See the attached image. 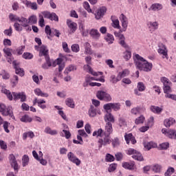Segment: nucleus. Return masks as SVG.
<instances>
[{
  "mask_svg": "<svg viewBox=\"0 0 176 176\" xmlns=\"http://www.w3.org/2000/svg\"><path fill=\"white\" fill-rule=\"evenodd\" d=\"M133 60L137 69L139 71H144V72H150L152 71V63L148 62L140 54L133 56Z\"/></svg>",
  "mask_w": 176,
  "mask_h": 176,
  "instance_id": "1",
  "label": "nucleus"
},
{
  "mask_svg": "<svg viewBox=\"0 0 176 176\" xmlns=\"http://www.w3.org/2000/svg\"><path fill=\"white\" fill-rule=\"evenodd\" d=\"M1 92L7 96L10 101H12V100H14V101H17V100H21V102H25V101H27V96L24 92H12V93H10V91L5 88H3L1 89Z\"/></svg>",
  "mask_w": 176,
  "mask_h": 176,
  "instance_id": "2",
  "label": "nucleus"
},
{
  "mask_svg": "<svg viewBox=\"0 0 176 176\" xmlns=\"http://www.w3.org/2000/svg\"><path fill=\"white\" fill-rule=\"evenodd\" d=\"M0 112L3 116H10L13 120H16L14 114H13V108L12 107H8L6 108V106L3 103L0 102Z\"/></svg>",
  "mask_w": 176,
  "mask_h": 176,
  "instance_id": "3",
  "label": "nucleus"
},
{
  "mask_svg": "<svg viewBox=\"0 0 176 176\" xmlns=\"http://www.w3.org/2000/svg\"><path fill=\"white\" fill-rule=\"evenodd\" d=\"M85 61L87 65H84V69L87 71V72H89V74H91L94 76H98L100 74V75H102V72H96L93 71V69H91V56H89L85 57Z\"/></svg>",
  "mask_w": 176,
  "mask_h": 176,
  "instance_id": "4",
  "label": "nucleus"
},
{
  "mask_svg": "<svg viewBox=\"0 0 176 176\" xmlns=\"http://www.w3.org/2000/svg\"><path fill=\"white\" fill-rule=\"evenodd\" d=\"M96 97L98 100H100V101H106V102L112 101V97H111V95L104 91H98L96 93Z\"/></svg>",
  "mask_w": 176,
  "mask_h": 176,
  "instance_id": "5",
  "label": "nucleus"
},
{
  "mask_svg": "<svg viewBox=\"0 0 176 176\" xmlns=\"http://www.w3.org/2000/svg\"><path fill=\"white\" fill-rule=\"evenodd\" d=\"M111 135H107L106 133H103V135L101 136V138L99 139L98 143L100 144V147L101 146H105L107 145H109L111 144Z\"/></svg>",
  "mask_w": 176,
  "mask_h": 176,
  "instance_id": "6",
  "label": "nucleus"
},
{
  "mask_svg": "<svg viewBox=\"0 0 176 176\" xmlns=\"http://www.w3.org/2000/svg\"><path fill=\"white\" fill-rule=\"evenodd\" d=\"M161 80L164 85V93H170L171 91V82L170 80L166 77H162Z\"/></svg>",
  "mask_w": 176,
  "mask_h": 176,
  "instance_id": "7",
  "label": "nucleus"
},
{
  "mask_svg": "<svg viewBox=\"0 0 176 176\" xmlns=\"http://www.w3.org/2000/svg\"><path fill=\"white\" fill-rule=\"evenodd\" d=\"M67 159L68 160H69V162H71L72 163H74L77 166H80V164L82 163L80 160L76 157V155H75V154H74V153L72 152H69L67 153Z\"/></svg>",
  "mask_w": 176,
  "mask_h": 176,
  "instance_id": "8",
  "label": "nucleus"
},
{
  "mask_svg": "<svg viewBox=\"0 0 176 176\" xmlns=\"http://www.w3.org/2000/svg\"><path fill=\"white\" fill-rule=\"evenodd\" d=\"M105 111H110V109H113V111H119L120 109V103H107L103 106Z\"/></svg>",
  "mask_w": 176,
  "mask_h": 176,
  "instance_id": "9",
  "label": "nucleus"
},
{
  "mask_svg": "<svg viewBox=\"0 0 176 176\" xmlns=\"http://www.w3.org/2000/svg\"><path fill=\"white\" fill-rule=\"evenodd\" d=\"M107 13V7L102 6L98 8L95 14V17L96 20H100V19H102L104 15Z\"/></svg>",
  "mask_w": 176,
  "mask_h": 176,
  "instance_id": "10",
  "label": "nucleus"
},
{
  "mask_svg": "<svg viewBox=\"0 0 176 176\" xmlns=\"http://www.w3.org/2000/svg\"><path fill=\"white\" fill-rule=\"evenodd\" d=\"M157 52L159 54L162 55V58H166V60H168V50H167V47H166L164 45L162 44L160 48L157 50Z\"/></svg>",
  "mask_w": 176,
  "mask_h": 176,
  "instance_id": "11",
  "label": "nucleus"
},
{
  "mask_svg": "<svg viewBox=\"0 0 176 176\" xmlns=\"http://www.w3.org/2000/svg\"><path fill=\"white\" fill-rule=\"evenodd\" d=\"M12 64L14 65V68L15 69V73L16 74V75H19V76H21V77L25 75L24 69L19 67V65L17 64V61L16 60L12 61Z\"/></svg>",
  "mask_w": 176,
  "mask_h": 176,
  "instance_id": "12",
  "label": "nucleus"
},
{
  "mask_svg": "<svg viewBox=\"0 0 176 176\" xmlns=\"http://www.w3.org/2000/svg\"><path fill=\"white\" fill-rule=\"evenodd\" d=\"M120 21L122 23V30L123 31H126V30H127V27L129 25V19H127V16H126V15H124V14H121L120 15Z\"/></svg>",
  "mask_w": 176,
  "mask_h": 176,
  "instance_id": "13",
  "label": "nucleus"
},
{
  "mask_svg": "<svg viewBox=\"0 0 176 176\" xmlns=\"http://www.w3.org/2000/svg\"><path fill=\"white\" fill-rule=\"evenodd\" d=\"M38 104V107L41 108V109H46V101L43 99H38L37 98H35L33 100V105H36Z\"/></svg>",
  "mask_w": 176,
  "mask_h": 176,
  "instance_id": "14",
  "label": "nucleus"
},
{
  "mask_svg": "<svg viewBox=\"0 0 176 176\" xmlns=\"http://www.w3.org/2000/svg\"><path fill=\"white\" fill-rule=\"evenodd\" d=\"M10 163L12 167L14 168V171L19 170V164H17V161L16 160V157L13 154H10L9 156Z\"/></svg>",
  "mask_w": 176,
  "mask_h": 176,
  "instance_id": "15",
  "label": "nucleus"
},
{
  "mask_svg": "<svg viewBox=\"0 0 176 176\" xmlns=\"http://www.w3.org/2000/svg\"><path fill=\"white\" fill-rule=\"evenodd\" d=\"M67 25L72 34L75 33L76 30H78V24L70 19L67 20Z\"/></svg>",
  "mask_w": 176,
  "mask_h": 176,
  "instance_id": "16",
  "label": "nucleus"
},
{
  "mask_svg": "<svg viewBox=\"0 0 176 176\" xmlns=\"http://www.w3.org/2000/svg\"><path fill=\"white\" fill-rule=\"evenodd\" d=\"M23 3L25 5L27 8H30L32 10H38V4L35 2H31L28 0H23Z\"/></svg>",
  "mask_w": 176,
  "mask_h": 176,
  "instance_id": "17",
  "label": "nucleus"
},
{
  "mask_svg": "<svg viewBox=\"0 0 176 176\" xmlns=\"http://www.w3.org/2000/svg\"><path fill=\"white\" fill-rule=\"evenodd\" d=\"M124 138L126 144H130V141L133 145H134V144H137V140H135V138L133 137V133L125 134Z\"/></svg>",
  "mask_w": 176,
  "mask_h": 176,
  "instance_id": "18",
  "label": "nucleus"
},
{
  "mask_svg": "<svg viewBox=\"0 0 176 176\" xmlns=\"http://www.w3.org/2000/svg\"><path fill=\"white\" fill-rule=\"evenodd\" d=\"M42 56L44 57L49 56V50L46 45H41L39 48V56L42 57Z\"/></svg>",
  "mask_w": 176,
  "mask_h": 176,
  "instance_id": "19",
  "label": "nucleus"
},
{
  "mask_svg": "<svg viewBox=\"0 0 176 176\" xmlns=\"http://www.w3.org/2000/svg\"><path fill=\"white\" fill-rule=\"evenodd\" d=\"M113 132V128L112 127V123L107 122L104 126V132H103V134L111 135Z\"/></svg>",
  "mask_w": 176,
  "mask_h": 176,
  "instance_id": "20",
  "label": "nucleus"
},
{
  "mask_svg": "<svg viewBox=\"0 0 176 176\" xmlns=\"http://www.w3.org/2000/svg\"><path fill=\"white\" fill-rule=\"evenodd\" d=\"M88 113L90 118H94L97 113L101 115V111L96 109L94 106H91L90 109H89Z\"/></svg>",
  "mask_w": 176,
  "mask_h": 176,
  "instance_id": "21",
  "label": "nucleus"
},
{
  "mask_svg": "<svg viewBox=\"0 0 176 176\" xmlns=\"http://www.w3.org/2000/svg\"><path fill=\"white\" fill-rule=\"evenodd\" d=\"M78 28L80 30V32H81V35L82 36H87L88 32L87 30L85 29V22L80 21L78 23Z\"/></svg>",
  "mask_w": 176,
  "mask_h": 176,
  "instance_id": "22",
  "label": "nucleus"
},
{
  "mask_svg": "<svg viewBox=\"0 0 176 176\" xmlns=\"http://www.w3.org/2000/svg\"><path fill=\"white\" fill-rule=\"evenodd\" d=\"M111 20L112 21V27H113V28H116L117 30H120L119 19H116V16H111Z\"/></svg>",
  "mask_w": 176,
  "mask_h": 176,
  "instance_id": "23",
  "label": "nucleus"
},
{
  "mask_svg": "<svg viewBox=\"0 0 176 176\" xmlns=\"http://www.w3.org/2000/svg\"><path fill=\"white\" fill-rule=\"evenodd\" d=\"M104 120L106 123H113L115 122V117L111 113H107L104 117Z\"/></svg>",
  "mask_w": 176,
  "mask_h": 176,
  "instance_id": "24",
  "label": "nucleus"
},
{
  "mask_svg": "<svg viewBox=\"0 0 176 176\" xmlns=\"http://www.w3.org/2000/svg\"><path fill=\"white\" fill-rule=\"evenodd\" d=\"M148 25L151 32H153L154 31H156L157 28H159V23L157 21L148 22Z\"/></svg>",
  "mask_w": 176,
  "mask_h": 176,
  "instance_id": "25",
  "label": "nucleus"
},
{
  "mask_svg": "<svg viewBox=\"0 0 176 176\" xmlns=\"http://www.w3.org/2000/svg\"><path fill=\"white\" fill-rule=\"evenodd\" d=\"M89 34L93 39H100V36H101L100 32H98V30L96 29L91 30Z\"/></svg>",
  "mask_w": 176,
  "mask_h": 176,
  "instance_id": "26",
  "label": "nucleus"
},
{
  "mask_svg": "<svg viewBox=\"0 0 176 176\" xmlns=\"http://www.w3.org/2000/svg\"><path fill=\"white\" fill-rule=\"evenodd\" d=\"M150 110L151 112H153V113H157V115H160L162 112H163V108L157 106H151Z\"/></svg>",
  "mask_w": 176,
  "mask_h": 176,
  "instance_id": "27",
  "label": "nucleus"
},
{
  "mask_svg": "<svg viewBox=\"0 0 176 176\" xmlns=\"http://www.w3.org/2000/svg\"><path fill=\"white\" fill-rule=\"evenodd\" d=\"M163 9V6L160 3H153L151 8H149V10H153L154 12L162 10Z\"/></svg>",
  "mask_w": 176,
  "mask_h": 176,
  "instance_id": "28",
  "label": "nucleus"
},
{
  "mask_svg": "<svg viewBox=\"0 0 176 176\" xmlns=\"http://www.w3.org/2000/svg\"><path fill=\"white\" fill-rule=\"evenodd\" d=\"M34 94H36V96H38L39 97H45L47 98L49 97V94H46V93H43L42 91V90H41V89L39 88H36L34 90Z\"/></svg>",
  "mask_w": 176,
  "mask_h": 176,
  "instance_id": "29",
  "label": "nucleus"
},
{
  "mask_svg": "<svg viewBox=\"0 0 176 176\" xmlns=\"http://www.w3.org/2000/svg\"><path fill=\"white\" fill-rule=\"evenodd\" d=\"M134 162H122V167L127 170H133L134 168Z\"/></svg>",
  "mask_w": 176,
  "mask_h": 176,
  "instance_id": "30",
  "label": "nucleus"
},
{
  "mask_svg": "<svg viewBox=\"0 0 176 176\" xmlns=\"http://www.w3.org/2000/svg\"><path fill=\"white\" fill-rule=\"evenodd\" d=\"M175 123V120L173 118H170L168 119H166L164 121V124L166 127H170V126H173Z\"/></svg>",
  "mask_w": 176,
  "mask_h": 176,
  "instance_id": "31",
  "label": "nucleus"
},
{
  "mask_svg": "<svg viewBox=\"0 0 176 176\" xmlns=\"http://www.w3.org/2000/svg\"><path fill=\"white\" fill-rule=\"evenodd\" d=\"M21 122L23 123H31L32 122V118L30 116L25 114L20 118Z\"/></svg>",
  "mask_w": 176,
  "mask_h": 176,
  "instance_id": "32",
  "label": "nucleus"
},
{
  "mask_svg": "<svg viewBox=\"0 0 176 176\" xmlns=\"http://www.w3.org/2000/svg\"><path fill=\"white\" fill-rule=\"evenodd\" d=\"M167 137L171 140H176V130L170 129L168 131Z\"/></svg>",
  "mask_w": 176,
  "mask_h": 176,
  "instance_id": "33",
  "label": "nucleus"
},
{
  "mask_svg": "<svg viewBox=\"0 0 176 176\" xmlns=\"http://www.w3.org/2000/svg\"><path fill=\"white\" fill-rule=\"evenodd\" d=\"M24 49H25V46H21L16 50L12 52L13 54H16V56H21L23 53H24Z\"/></svg>",
  "mask_w": 176,
  "mask_h": 176,
  "instance_id": "34",
  "label": "nucleus"
},
{
  "mask_svg": "<svg viewBox=\"0 0 176 176\" xmlns=\"http://www.w3.org/2000/svg\"><path fill=\"white\" fill-rule=\"evenodd\" d=\"M44 132H45L46 134H50V135H57V131H56V130H52L50 126H47V127L45 129Z\"/></svg>",
  "mask_w": 176,
  "mask_h": 176,
  "instance_id": "35",
  "label": "nucleus"
},
{
  "mask_svg": "<svg viewBox=\"0 0 176 176\" xmlns=\"http://www.w3.org/2000/svg\"><path fill=\"white\" fill-rule=\"evenodd\" d=\"M142 112V107H137L131 109V113L132 115H138Z\"/></svg>",
  "mask_w": 176,
  "mask_h": 176,
  "instance_id": "36",
  "label": "nucleus"
},
{
  "mask_svg": "<svg viewBox=\"0 0 176 176\" xmlns=\"http://www.w3.org/2000/svg\"><path fill=\"white\" fill-rule=\"evenodd\" d=\"M156 146H157V144L153 142L144 144V148L147 149V151H150V149H152V148H156Z\"/></svg>",
  "mask_w": 176,
  "mask_h": 176,
  "instance_id": "37",
  "label": "nucleus"
},
{
  "mask_svg": "<svg viewBox=\"0 0 176 176\" xmlns=\"http://www.w3.org/2000/svg\"><path fill=\"white\" fill-rule=\"evenodd\" d=\"M65 104L69 108H75V102H74V99L69 98L65 100Z\"/></svg>",
  "mask_w": 176,
  "mask_h": 176,
  "instance_id": "38",
  "label": "nucleus"
},
{
  "mask_svg": "<svg viewBox=\"0 0 176 176\" xmlns=\"http://www.w3.org/2000/svg\"><path fill=\"white\" fill-rule=\"evenodd\" d=\"M18 21L22 23V27H28L30 25V22L27 18L21 17Z\"/></svg>",
  "mask_w": 176,
  "mask_h": 176,
  "instance_id": "39",
  "label": "nucleus"
},
{
  "mask_svg": "<svg viewBox=\"0 0 176 176\" xmlns=\"http://www.w3.org/2000/svg\"><path fill=\"white\" fill-rule=\"evenodd\" d=\"M133 159L135 160H138V162H142L144 160V157L142 156V154L140 152H136L135 155H132Z\"/></svg>",
  "mask_w": 176,
  "mask_h": 176,
  "instance_id": "40",
  "label": "nucleus"
},
{
  "mask_svg": "<svg viewBox=\"0 0 176 176\" xmlns=\"http://www.w3.org/2000/svg\"><path fill=\"white\" fill-rule=\"evenodd\" d=\"M28 137H29V138H34V137H35V134L32 131L25 132L23 134V140H27Z\"/></svg>",
  "mask_w": 176,
  "mask_h": 176,
  "instance_id": "41",
  "label": "nucleus"
},
{
  "mask_svg": "<svg viewBox=\"0 0 176 176\" xmlns=\"http://www.w3.org/2000/svg\"><path fill=\"white\" fill-rule=\"evenodd\" d=\"M76 66L74 65H70L67 67H66L64 74L65 75H68L69 72H72V71H76Z\"/></svg>",
  "mask_w": 176,
  "mask_h": 176,
  "instance_id": "42",
  "label": "nucleus"
},
{
  "mask_svg": "<svg viewBox=\"0 0 176 176\" xmlns=\"http://www.w3.org/2000/svg\"><path fill=\"white\" fill-rule=\"evenodd\" d=\"M129 75H130V71L127 69H125L122 72L118 73V76H120V79H122V78L129 76Z\"/></svg>",
  "mask_w": 176,
  "mask_h": 176,
  "instance_id": "43",
  "label": "nucleus"
},
{
  "mask_svg": "<svg viewBox=\"0 0 176 176\" xmlns=\"http://www.w3.org/2000/svg\"><path fill=\"white\" fill-rule=\"evenodd\" d=\"M110 81L111 82V83H118V82H120V80H122V78H120V76H119V74H118L117 77L115 75H112L110 77Z\"/></svg>",
  "mask_w": 176,
  "mask_h": 176,
  "instance_id": "44",
  "label": "nucleus"
},
{
  "mask_svg": "<svg viewBox=\"0 0 176 176\" xmlns=\"http://www.w3.org/2000/svg\"><path fill=\"white\" fill-rule=\"evenodd\" d=\"M85 52L86 54H93V50H91V45H90V43H85Z\"/></svg>",
  "mask_w": 176,
  "mask_h": 176,
  "instance_id": "45",
  "label": "nucleus"
},
{
  "mask_svg": "<svg viewBox=\"0 0 176 176\" xmlns=\"http://www.w3.org/2000/svg\"><path fill=\"white\" fill-rule=\"evenodd\" d=\"M29 24L32 25V24H36L38 23V19L36 18V16L32 15L28 19Z\"/></svg>",
  "mask_w": 176,
  "mask_h": 176,
  "instance_id": "46",
  "label": "nucleus"
},
{
  "mask_svg": "<svg viewBox=\"0 0 176 176\" xmlns=\"http://www.w3.org/2000/svg\"><path fill=\"white\" fill-rule=\"evenodd\" d=\"M104 134V130L102 129H99L98 131H94L92 135L93 137H101Z\"/></svg>",
  "mask_w": 176,
  "mask_h": 176,
  "instance_id": "47",
  "label": "nucleus"
},
{
  "mask_svg": "<svg viewBox=\"0 0 176 176\" xmlns=\"http://www.w3.org/2000/svg\"><path fill=\"white\" fill-rule=\"evenodd\" d=\"M29 162H30V158L28 157V155H24L22 157L23 167H25V166H28Z\"/></svg>",
  "mask_w": 176,
  "mask_h": 176,
  "instance_id": "48",
  "label": "nucleus"
},
{
  "mask_svg": "<svg viewBox=\"0 0 176 176\" xmlns=\"http://www.w3.org/2000/svg\"><path fill=\"white\" fill-rule=\"evenodd\" d=\"M137 87L140 91H145V89H146V87H145V85L142 82H138Z\"/></svg>",
  "mask_w": 176,
  "mask_h": 176,
  "instance_id": "49",
  "label": "nucleus"
},
{
  "mask_svg": "<svg viewBox=\"0 0 176 176\" xmlns=\"http://www.w3.org/2000/svg\"><path fill=\"white\" fill-rule=\"evenodd\" d=\"M105 39L107 42H108V43H113V41H115L113 35L111 34H107V36L105 37Z\"/></svg>",
  "mask_w": 176,
  "mask_h": 176,
  "instance_id": "50",
  "label": "nucleus"
},
{
  "mask_svg": "<svg viewBox=\"0 0 176 176\" xmlns=\"http://www.w3.org/2000/svg\"><path fill=\"white\" fill-rule=\"evenodd\" d=\"M3 52L5 53L6 57H12V52H13V50L10 48H4Z\"/></svg>",
  "mask_w": 176,
  "mask_h": 176,
  "instance_id": "51",
  "label": "nucleus"
},
{
  "mask_svg": "<svg viewBox=\"0 0 176 176\" xmlns=\"http://www.w3.org/2000/svg\"><path fill=\"white\" fill-rule=\"evenodd\" d=\"M144 120H145V117H144V116H140V117L135 119V124H141L144 123Z\"/></svg>",
  "mask_w": 176,
  "mask_h": 176,
  "instance_id": "52",
  "label": "nucleus"
},
{
  "mask_svg": "<svg viewBox=\"0 0 176 176\" xmlns=\"http://www.w3.org/2000/svg\"><path fill=\"white\" fill-rule=\"evenodd\" d=\"M23 58H25V60H31L34 57V55L30 52H25L23 56Z\"/></svg>",
  "mask_w": 176,
  "mask_h": 176,
  "instance_id": "53",
  "label": "nucleus"
},
{
  "mask_svg": "<svg viewBox=\"0 0 176 176\" xmlns=\"http://www.w3.org/2000/svg\"><path fill=\"white\" fill-rule=\"evenodd\" d=\"M111 144L113 148H115V146H118V145H120V142L119 141V138H114L111 141Z\"/></svg>",
  "mask_w": 176,
  "mask_h": 176,
  "instance_id": "54",
  "label": "nucleus"
},
{
  "mask_svg": "<svg viewBox=\"0 0 176 176\" xmlns=\"http://www.w3.org/2000/svg\"><path fill=\"white\" fill-rule=\"evenodd\" d=\"M105 160L106 162H115V157H113V155L109 154V153H107L106 155V157H105Z\"/></svg>",
  "mask_w": 176,
  "mask_h": 176,
  "instance_id": "55",
  "label": "nucleus"
},
{
  "mask_svg": "<svg viewBox=\"0 0 176 176\" xmlns=\"http://www.w3.org/2000/svg\"><path fill=\"white\" fill-rule=\"evenodd\" d=\"M153 171H154V173H160V171H162V166L159 164L153 166Z\"/></svg>",
  "mask_w": 176,
  "mask_h": 176,
  "instance_id": "56",
  "label": "nucleus"
},
{
  "mask_svg": "<svg viewBox=\"0 0 176 176\" xmlns=\"http://www.w3.org/2000/svg\"><path fill=\"white\" fill-rule=\"evenodd\" d=\"M62 46H63V49L65 53H69L71 52V50L68 47V44L67 43V42H63Z\"/></svg>",
  "mask_w": 176,
  "mask_h": 176,
  "instance_id": "57",
  "label": "nucleus"
},
{
  "mask_svg": "<svg viewBox=\"0 0 176 176\" xmlns=\"http://www.w3.org/2000/svg\"><path fill=\"white\" fill-rule=\"evenodd\" d=\"M175 170L174 169V168H168V170H166V172L165 173L164 175L165 176H171V175L174 174Z\"/></svg>",
  "mask_w": 176,
  "mask_h": 176,
  "instance_id": "58",
  "label": "nucleus"
},
{
  "mask_svg": "<svg viewBox=\"0 0 176 176\" xmlns=\"http://www.w3.org/2000/svg\"><path fill=\"white\" fill-rule=\"evenodd\" d=\"M72 50L74 53H78L80 50V48L79 47V45H78V44H73L72 45Z\"/></svg>",
  "mask_w": 176,
  "mask_h": 176,
  "instance_id": "59",
  "label": "nucleus"
},
{
  "mask_svg": "<svg viewBox=\"0 0 176 176\" xmlns=\"http://www.w3.org/2000/svg\"><path fill=\"white\" fill-rule=\"evenodd\" d=\"M124 58L125 60H126V61H128V60L131 59V52L126 50L124 53Z\"/></svg>",
  "mask_w": 176,
  "mask_h": 176,
  "instance_id": "60",
  "label": "nucleus"
},
{
  "mask_svg": "<svg viewBox=\"0 0 176 176\" xmlns=\"http://www.w3.org/2000/svg\"><path fill=\"white\" fill-rule=\"evenodd\" d=\"M50 16V20L52 21H58V16L56 13L52 12Z\"/></svg>",
  "mask_w": 176,
  "mask_h": 176,
  "instance_id": "61",
  "label": "nucleus"
},
{
  "mask_svg": "<svg viewBox=\"0 0 176 176\" xmlns=\"http://www.w3.org/2000/svg\"><path fill=\"white\" fill-rule=\"evenodd\" d=\"M45 34H47V35H49V36H53V34L52 33V29L50 28V26H45Z\"/></svg>",
  "mask_w": 176,
  "mask_h": 176,
  "instance_id": "62",
  "label": "nucleus"
},
{
  "mask_svg": "<svg viewBox=\"0 0 176 176\" xmlns=\"http://www.w3.org/2000/svg\"><path fill=\"white\" fill-rule=\"evenodd\" d=\"M9 19L11 21H19L20 17H19L13 14H10Z\"/></svg>",
  "mask_w": 176,
  "mask_h": 176,
  "instance_id": "63",
  "label": "nucleus"
},
{
  "mask_svg": "<svg viewBox=\"0 0 176 176\" xmlns=\"http://www.w3.org/2000/svg\"><path fill=\"white\" fill-rule=\"evenodd\" d=\"M0 75L2 76L3 79H9L10 78V75H9L8 72H5V70H3Z\"/></svg>",
  "mask_w": 176,
  "mask_h": 176,
  "instance_id": "64",
  "label": "nucleus"
}]
</instances>
